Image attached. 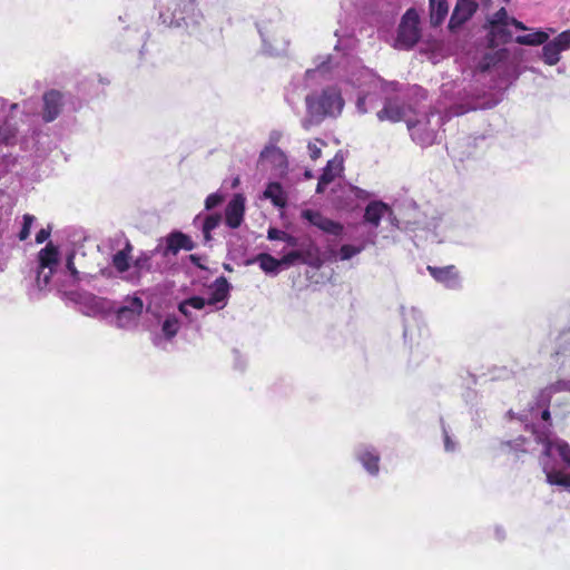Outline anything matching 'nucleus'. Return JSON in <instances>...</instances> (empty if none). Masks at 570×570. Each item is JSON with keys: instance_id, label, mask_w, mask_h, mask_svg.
<instances>
[{"instance_id": "5701e85b", "label": "nucleus", "mask_w": 570, "mask_h": 570, "mask_svg": "<svg viewBox=\"0 0 570 570\" xmlns=\"http://www.w3.org/2000/svg\"><path fill=\"white\" fill-rule=\"evenodd\" d=\"M279 262L281 268H287L296 262L308 264L314 267H320L322 265V261L317 255V249L314 247H311L307 250H292L279 258Z\"/></svg>"}, {"instance_id": "f257e3e1", "label": "nucleus", "mask_w": 570, "mask_h": 570, "mask_svg": "<svg viewBox=\"0 0 570 570\" xmlns=\"http://www.w3.org/2000/svg\"><path fill=\"white\" fill-rule=\"evenodd\" d=\"M316 68L308 69L304 75L295 76L285 91V99L293 110L298 111V105L304 96L306 116L302 119V127L308 130L314 125H320L326 117L338 116L344 107L341 90L336 87H327L321 91L312 90L321 83L332 68V58H318Z\"/></svg>"}, {"instance_id": "3c124183", "label": "nucleus", "mask_w": 570, "mask_h": 570, "mask_svg": "<svg viewBox=\"0 0 570 570\" xmlns=\"http://www.w3.org/2000/svg\"><path fill=\"white\" fill-rule=\"evenodd\" d=\"M50 237V229L49 228H42L40 229L36 235V242L38 244H41L46 242Z\"/></svg>"}, {"instance_id": "9d476101", "label": "nucleus", "mask_w": 570, "mask_h": 570, "mask_svg": "<svg viewBox=\"0 0 570 570\" xmlns=\"http://www.w3.org/2000/svg\"><path fill=\"white\" fill-rule=\"evenodd\" d=\"M376 239L377 232L368 230L357 244H344L340 248L330 247L327 249L328 259L334 262L350 261L361 254L368 245H375Z\"/></svg>"}, {"instance_id": "c85d7f7f", "label": "nucleus", "mask_w": 570, "mask_h": 570, "mask_svg": "<svg viewBox=\"0 0 570 570\" xmlns=\"http://www.w3.org/2000/svg\"><path fill=\"white\" fill-rule=\"evenodd\" d=\"M264 197L271 199L274 206L284 208L287 203V196L279 183H269L264 191Z\"/></svg>"}, {"instance_id": "dca6fc26", "label": "nucleus", "mask_w": 570, "mask_h": 570, "mask_svg": "<svg viewBox=\"0 0 570 570\" xmlns=\"http://www.w3.org/2000/svg\"><path fill=\"white\" fill-rule=\"evenodd\" d=\"M412 107H405L397 97L385 98L384 106L377 111V118L381 121L389 120L392 122L405 120L409 118L407 114Z\"/></svg>"}, {"instance_id": "39448f33", "label": "nucleus", "mask_w": 570, "mask_h": 570, "mask_svg": "<svg viewBox=\"0 0 570 570\" xmlns=\"http://www.w3.org/2000/svg\"><path fill=\"white\" fill-rule=\"evenodd\" d=\"M568 391L570 392V380H559L546 389L541 390L535 397V403L520 414V421L528 428L532 422L541 423V412L548 409L552 394Z\"/></svg>"}, {"instance_id": "f03ea898", "label": "nucleus", "mask_w": 570, "mask_h": 570, "mask_svg": "<svg viewBox=\"0 0 570 570\" xmlns=\"http://www.w3.org/2000/svg\"><path fill=\"white\" fill-rule=\"evenodd\" d=\"M525 430L543 448L540 463L547 482L570 491V444L552 434L550 411L544 409L541 412V423L532 422Z\"/></svg>"}, {"instance_id": "6e6552de", "label": "nucleus", "mask_w": 570, "mask_h": 570, "mask_svg": "<svg viewBox=\"0 0 570 570\" xmlns=\"http://www.w3.org/2000/svg\"><path fill=\"white\" fill-rule=\"evenodd\" d=\"M420 39L419 14L415 9H409L400 22L397 37L394 47L407 50L412 48Z\"/></svg>"}, {"instance_id": "79ce46f5", "label": "nucleus", "mask_w": 570, "mask_h": 570, "mask_svg": "<svg viewBox=\"0 0 570 570\" xmlns=\"http://www.w3.org/2000/svg\"><path fill=\"white\" fill-rule=\"evenodd\" d=\"M510 17L508 16V12L505 8L499 9L492 16H489L487 18V26H499V24H509Z\"/></svg>"}, {"instance_id": "473e14b6", "label": "nucleus", "mask_w": 570, "mask_h": 570, "mask_svg": "<svg viewBox=\"0 0 570 570\" xmlns=\"http://www.w3.org/2000/svg\"><path fill=\"white\" fill-rule=\"evenodd\" d=\"M338 171L340 164H336L335 160H330L318 179L316 193H323L324 188L334 179Z\"/></svg>"}, {"instance_id": "603ef678", "label": "nucleus", "mask_w": 570, "mask_h": 570, "mask_svg": "<svg viewBox=\"0 0 570 570\" xmlns=\"http://www.w3.org/2000/svg\"><path fill=\"white\" fill-rule=\"evenodd\" d=\"M520 441H522V446H521V444H519V440L514 441L515 450H520L522 452H528L531 450L530 445H529V441H527L524 438H522Z\"/></svg>"}, {"instance_id": "49530a36", "label": "nucleus", "mask_w": 570, "mask_h": 570, "mask_svg": "<svg viewBox=\"0 0 570 570\" xmlns=\"http://www.w3.org/2000/svg\"><path fill=\"white\" fill-rule=\"evenodd\" d=\"M323 146H324V142L318 139L308 142L307 149H308L309 157L313 160H316L321 157Z\"/></svg>"}, {"instance_id": "72a5a7b5", "label": "nucleus", "mask_w": 570, "mask_h": 570, "mask_svg": "<svg viewBox=\"0 0 570 570\" xmlns=\"http://www.w3.org/2000/svg\"><path fill=\"white\" fill-rule=\"evenodd\" d=\"M509 24H494V26H487L485 28L489 29V38L492 46H498L499 43H505L508 42L510 38V32L507 30V27Z\"/></svg>"}, {"instance_id": "c756f323", "label": "nucleus", "mask_w": 570, "mask_h": 570, "mask_svg": "<svg viewBox=\"0 0 570 570\" xmlns=\"http://www.w3.org/2000/svg\"><path fill=\"white\" fill-rule=\"evenodd\" d=\"M554 29L550 28L548 31L537 30L532 33L518 36L515 42L522 46H540L547 42L550 38V33H553Z\"/></svg>"}, {"instance_id": "6ab92c4d", "label": "nucleus", "mask_w": 570, "mask_h": 570, "mask_svg": "<svg viewBox=\"0 0 570 570\" xmlns=\"http://www.w3.org/2000/svg\"><path fill=\"white\" fill-rule=\"evenodd\" d=\"M301 216L303 219L307 220L311 225L317 227L324 233L335 236H338L343 233V225L323 216L320 212L304 209L302 210Z\"/></svg>"}, {"instance_id": "bf43d9fd", "label": "nucleus", "mask_w": 570, "mask_h": 570, "mask_svg": "<svg viewBox=\"0 0 570 570\" xmlns=\"http://www.w3.org/2000/svg\"><path fill=\"white\" fill-rule=\"evenodd\" d=\"M279 138V134L278 132H274L271 135V140L274 142V141H277V139Z\"/></svg>"}, {"instance_id": "864d4df0", "label": "nucleus", "mask_w": 570, "mask_h": 570, "mask_svg": "<svg viewBox=\"0 0 570 570\" xmlns=\"http://www.w3.org/2000/svg\"><path fill=\"white\" fill-rule=\"evenodd\" d=\"M509 24L514 26L519 30H528V27L523 22L517 20L515 18H510Z\"/></svg>"}, {"instance_id": "393cba45", "label": "nucleus", "mask_w": 570, "mask_h": 570, "mask_svg": "<svg viewBox=\"0 0 570 570\" xmlns=\"http://www.w3.org/2000/svg\"><path fill=\"white\" fill-rule=\"evenodd\" d=\"M262 165H269L274 169L283 173L287 167V158L284 151L274 144L266 146L259 155Z\"/></svg>"}, {"instance_id": "37998d69", "label": "nucleus", "mask_w": 570, "mask_h": 570, "mask_svg": "<svg viewBox=\"0 0 570 570\" xmlns=\"http://www.w3.org/2000/svg\"><path fill=\"white\" fill-rule=\"evenodd\" d=\"M566 345L561 346V350L557 353L562 357L561 368L570 373V337L564 340Z\"/></svg>"}, {"instance_id": "4c0bfd02", "label": "nucleus", "mask_w": 570, "mask_h": 570, "mask_svg": "<svg viewBox=\"0 0 570 570\" xmlns=\"http://www.w3.org/2000/svg\"><path fill=\"white\" fill-rule=\"evenodd\" d=\"M17 125L11 122V119H7L0 125V141L4 144H12L17 136Z\"/></svg>"}, {"instance_id": "0eeeda50", "label": "nucleus", "mask_w": 570, "mask_h": 570, "mask_svg": "<svg viewBox=\"0 0 570 570\" xmlns=\"http://www.w3.org/2000/svg\"><path fill=\"white\" fill-rule=\"evenodd\" d=\"M60 265V255L56 246L49 243L38 253L37 285L39 288L46 287L58 271Z\"/></svg>"}, {"instance_id": "7c9ffc66", "label": "nucleus", "mask_w": 570, "mask_h": 570, "mask_svg": "<svg viewBox=\"0 0 570 570\" xmlns=\"http://www.w3.org/2000/svg\"><path fill=\"white\" fill-rule=\"evenodd\" d=\"M350 82L356 87L370 86L376 88L381 80L376 78L367 68H361L350 78Z\"/></svg>"}, {"instance_id": "a18cd8bd", "label": "nucleus", "mask_w": 570, "mask_h": 570, "mask_svg": "<svg viewBox=\"0 0 570 570\" xmlns=\"http://www.w3.org/2000/svg\"><path fill=\"white\" fill-rule=\"evenodd\" d=\"M443 444L446 452H455L458 450V442L453 435L443 426Z\"/></svg>"}, {"instance_id": "2f4dec72", "label": "nucleus", "mask_w": 570, "mask_h": 570, "mask_svg": "<svg viewBox=\"0 0 570 570\" xmlns=\"http://www.w3.org/2000/svg\"><path fill=\"white\" fill-rule=\"evenodd\" d=\"M449 13L448 0L430 2V18L433 26H440Z\"/></svg>"}, {"instance_id": "5fc2aeb1", "label": "nucleus", "mask_w": 570, "mask_h": 570, "mask_svg": "<svg viewBox=\"0 0 570 570\" xmlns=\"http://www.w3.org/2000/svg\"><path fill=\"white\" fill-rule=\"evenodd\" d=\"M283 242H285L288 246L292 247H295L297 245V239L287 233Z\"/></svg>"}, {"instance_id": "7ed1b4c3", "label": "nucleus", "mask_w": 570, "mask_h": 570, "mask_svg": "<svg viewBox=\"0 0 570 570\" xmlns=\"http://www.w3.org/2000/svg\"><path fill=\"white\" fill-rule=\"evenodd\" d=\"M480 104L469 102L466 105L453 101L449 105L439 100L436 106L429 114L417 115L414 110L415 118L409 117L406 119L407 129L412 139L421 146H430L435 141L438 130L443 125L445 119L453 116L463 115L470 110H475Z\"/></svg>"}, {"instance_id": "4be33fe9", "label": "nucleus", "mask_w": 570, "mask_h": 570, "mask_svg": "<svg viewBox=\"0 0 570 570\" xmlns=\"http://www.w3.org/2000/svg\"><path fill=\"white\" fill-rule=\"evenodd\" d=\"M355 455L365 471L372 475L376 476L380 472V453L377 450L367 444H361L355 450Z\"/></svg>"}, {"instance_id": "13d9d810", "label": "nucleus", "mask_w": 570, "mask_h": 570, "mask_svg": "<svg viewBox=\"0 0 570 570\" xmlns=\"http://www.w3.org/2000/svg\"><path fill=\"white\" fill-rule=\"evenodd\" d=\"M355 195H356L357 197H366V191H365V190H362V189H360V188H356V189H355Z\"/></svg>"}, {"instance_id": "20e7f679", "label": "nucleus", "mask_w": 570, "mask_h": 570, "mask_svg": "<svg viewBox=\"0 0 570 570\" xmlns=\"http://www.w3.org/2000/svg\"><path fill=\"white\" fill-rule=\"evenodd\" d=\"M257 27L265 53L282 56L287 52L291 43L288 24L279 11H274L269 18L263 19Z\"/></svg>"}, {"instance_id": "cd10ccee", "label": "nucleus", "mask_w": 570, "mask_h": 570, "mask_svg": "<svg viewBox=\"0 0 570 570\" xmlns=\"http://www.w3.org/2000/svg\"><path fill=\"white\" fill-rule=\"evenodd\" d=\"M222 220V215L218 213L207 215L200 213L194 218V225L202 229L205 243H209L212 240V232L220 225Z\"/></svg>"}, {"instance_id": "bb28decb", "label": "nucleus", "mask_w": 570, "mask_h": 570, "mask_svg": "<svg viewBox=\"0 0 570 570\" xmlns=\"http://www.w3.org/2000/svg\"><path fill=\"white\" fill-rule=\"evenodd\" d=\"M186 1L187 0H169L166 9L160 12L163 23L173 28H176L177 24H183V16L186 13Z\"/></svg>"}, {"instance_id": "f3484780", "label": "nucleus", "mask_w": 570, "mask_h": 570, "mask_svg": "<svg viewBox=\"0 0 570 570\" xmlns=\"http://www.w3.org/2000/svg\"><path fill=\"white\" fill-rule=\"evenodd\" d=\"M403 336L405 340L413 341L415 336L422 335L423 321L422 315L415 307L402 306Z\"/></svg>"}, {"instance_id": "c03bdc74", "label": "nucleus", "mask_w": 570, "mask_h": 570, "mask_svg": "<svg viewBox=\"0 0 570 570\" xmlns=\"http://www.w3.org/2000/svg\"><path fill=\"white\" fill-rule=\"evenodd\" d=\"M36 220V217L30 214L23 216V224L21 230L18 234L20 240H26L30 235V229Z\"/></svg>"}, {"instance_id": "69168bd1", "label": "nucleus", "mask_w": 570, "mask_h": 570, "mask_svg": "<svg viewBox=\"0 0 570 570\" xmlns=\"http://www.w3.org/2000/svg\"><path fill=\"white\" fill-rule=\"evenodd\" d=\"M430 2H434V0H430Z\"/></svg>"}, {"instance_id": "4468645a", "label": "nucleus", "mask_w": 570, "mask_h": 570, "mask_svg": "<svg viewBox=\"0 0 570 570\" xmlns=\"http://www.w3.org/2000/svg\"><path fill=\"white\" fill-rule=\"evenodd\" d=\"M194 242L187 235L180 232L169 234L165 239H161L155 252L161 256L176 255L180 249L191 250Z\"/></svg>"}, {"instance_id": "b1692460", "label": "nucleus", "mask_w": 570, "mask_h": 570, "mask_svg": "<svg viewBox=\"0 0 570 570\" xmlns=\"http://www.w3.org/2000/svg\"><path fill=\"white\" fill-rule=\"evenodd\" d=\"M428 271L431 276L449 289H459L461 287V277L455 266L449 265L444 267L429 266Z\"/></svg>"}, {"instance_id": "1a4fd4ad", "label": "nucleus", "mask_w": 570, "mask_h": 570, "mask_svg": "<svg viewBox=\"0 0 570 570\" xmlns=\"http://www.w3.org/2000/svg\"><path fill=\"white\" fill-rule=\"evenodd\" d=\"M77 303L80 312L91 317H106L115 309L114 302L90 293H79Z\"/></svg>"}, {"instance_id": "09e8293b", "label": "nucleus", "mask_w": 570, "mask_h": 570, "mask_svg": "<svg viewBox=\"0 0 570 570\" xmlns=\"http://www.w3.org/2000/svg\"><path fill=\"white\" fill-rule=\"evenodd\" d=\"M73 257L75 255L73 254H70L68 257H67V262H66V269L70 273L71 277L75 279V281H78L79 279V272L76 269L75 267V264H73Z\"/></svg>"}, {"instance_id": "a878e982", "label": "nucleus", "mask_w": 570, "mask_h": 570, "mask_svg": "<svg viewBox=\"0 0 570 570\" xmlns=\"http://www.w3.org/2000/svg\"><path fill=\"white\" fill-rule=\"evenodd\" d=\"M185 10L186 13L183 16V24H177L176 28L183 29L189 35H195L198 32L200 28L203 14L196 8L194 0H187L185 2Z\"/></svg>"}, {"instance_id": "a211bd4d", "label": "nucleus", "mask_w": 570, "mask_h": 570, "mask_svg": "<svg viewBox=\"0 0 570 570\" xmlns=\"http://www.w3.org/2000/svg\"><path fill=\"white\" fill-rule=\"evenodd\" d=\"M245 197L242 194H235L225 208V225L230 229L238 228L244 222Z\"/></svg>"}, {"instance_id": "052dcab7", "label": "nucleus", "mask_w": 570, "mask_h": 570, "mask_svg": "<svg viewBox=\"0 0 570 570\" xmlns=\"http://www.w3.org/2000/svg\"><path fill=\"white\" fill-rule=\"evenodd\" d=\"M17 108H18V105H17V104H12V105L10 106L11 111L16 110Z\"/></svg>"}, {"instance_id": "ddd939ff", "label": "nucleus", "mask_w": 570, "mask_h": 570, "mask_svg": "<svg viewBox=\"0 0 570 570\" xmlns=\"http://www.w3.org/2000/svg\"><path fill=\"white\" fill-rule=\"evenodd\" d=\"M491 0H458L450 18V29L460 28L474 14L479 7L489 8Z\"/></svg>"}, {"instance_id": "e433bc0d", "label": "nucleus", "mask_w": 570, "mask_h": 570, "mask_svg": "<svg viewBox=\"0 0 570 570\" xmlns=\"http://www.w3.org/2000/svg\"><path fill=\"white\" fill-rule=\"evenodd\" d=\"M256 261L266 274L277 275L281 271L279 259L269 254H259Z\"/></svg>"}, {"instance_id": "2eb2a0df", "label": "nucleus", "mask_w": 570, "mask_h": 570, "mask_svg": "<svg viewBox=\"0 0 570 570\" xmlns=\"http://www.w3.org/2000/svg\"><path fill=\"white\" fill-rule=\"evenodd\" d=\"M41 117L45 122H52L61 114L65 106V95L58 90H49L42 97Z\"/></svg>"}, {"instance_id": "ea45409f", "label": "nucleus", "mask_w": 570, "mask_h": 570, "mask_svg": "<svg viewBox=\"0 0 570 570\" xmlns=\"http://www.w3.org/2000/svg\"><path fill=\"white\" fill-rule=\"evenodd\" d=\"M553 48L561 53L570 49V30L562 31L552 40H549Z\"/></svg>"}, {"instance_id": "58836bf2", "label": "nucleus", "mask_w": 570, "mask_h": 570, "mask_svg": "<svg viewBox=\"0 0 570 570\" xmlns=\"http://www.w3.org/2000/svg\"><path fill=\"white\" fill-rule=\"evenodd\" d=\"M540 58L548 66H556L561 60V56L556 48L552 47L549 40L543 43Z\"/></svg>"}, {"instance_id": "680f3d73", "label": "nucleus", "mask_w": 570, "mask_h": 570, "mask_svg": "<svg viewBox=\"0 0 570 570\" xmlns=\"http://www.w3.org/2000/svg\"><path fill=\"white\" fill-rule=\"evenodd\" d=\"M497 533H498V537H499L500 539H501V538H503L502 532H500V531L498 530V531H497Z\"/></svg>"}, {"instance_id": "c9c22d12", "label": "nucleus", "mask_w": 570, "mask_h": 570, "mask_svg": "<svg viewBox=\"0 0 570 570\" xmlns=\"http://www.w3.org/2000/svg\"><path fill=\"white\" fill-rule=\"evenodd\" d=\"M206 307V301L203 297L194 296L181 302L178 306L179 312L185 315L189 321H193L190 308L203 309Z\"/></svg>"}, {"instance_id": "4d7b16f0", "label": "nucleus", "mask_w": 570, "mask_h": 570, "mask_svg": "<svg viewBox=\"0 0 570 570\" xmlns=\"http://www.w3.org/2000/svg\"><path fill=\"white\" fill-rule=\"evenodd\" d=\"M494 65H495V63H494V62H492V60H491V61L485 62L484 65H482L480 73H481V75H482V73H484L487 70H489V69H490V67H491V66H494Z\"/></svg>"}, {"instance_id": "a19ab883", "label": "nucleus", "mask_w": 570, "mask_h": 570, "mask_svg": "<svg viewBox=\"0 0 570 570\" xmlns=\"http://www.w3.org/2000/svg\"><path fill=\"white\" fill-rule=\"evenodd\" d=\"M376 98L372 92L361 95L357 98L356 107L361 114H366L370 110L376 108Z\"/></svg>"}, {"instance_id": "f704fd0d", "label": "nucleus", "mask_w": 570, "mask_h": 570, "mask_svg": "<svg viewBox=\"0 0 570 570\" xmlns=\"http://www.w3.org/2000/svg\"><path fill=\"white\" fill-rule=\"evenodd\" d=\"M131 245L129 243L126 244V247L119 252H117L112 256V265L119 273H125L129 269V259L131 253Z\"/></svg>"}, {"instance_id": "412c9836", "label": "nucleus", "mask_w": 570, "mask_h": 570, "mask_svg": "<svg viewBox=\"0 0 570 570\" xmlns=\"http://www.w3.org/2000/svg\"><path fill=\"white\" fill-rule=\"evenodd\" d=\"M230 291V284L225 277H218L210 286V295L206 301V306L214 309H222L226 306Z\"/></svg>"}, {"instance_id": "0e129e2a", "label": "nucleus", "mask_w": 570, "mask_h": 570, "mask_svg": "<svg viewBox=\"0 0 570 570\" xmlns=\"http://www.w3.org/2000/svg\"><path fill=\"white\" fill-rule=\"evenodd\" d=\"M503 2L508 3L510 0H502Z\"/></svg>"}, {"instance_id": "f8f14e48", "label": "nucleus", "mask_w": 570, "mask_h": 570, "mask_svg": "<svg viewBox=\"0 0 570 570\" xmlns=\"http://www.w3.org/2000/svg\"><path fill=\"white\" fill-rule=\"evenodd\" d=\"M144 303L138 297L128 298L122 306L116 307L115 322L118 327L128 328L136 324L138 317L142 313Z\"/></svg>"}, {"instance_id": "423d86ee", "label": "nucleus", "mask_w": 570, "mask_h": 570, "mask_svg": "<svg viewBox=\"0 0 570 570\" xmlns=\"http://www.w3.org/2000/svg\"><path fill=\"white\" fill-rule=\"evenodd\" d=\"M468 87H471V83H468V86H465L464 82H445L441 86L440 100H442L443 104H448V106L453 104V101L463 105H466L469 102H478L480 104V106L476 109L483 108L484 104L480 101L483 91L473 90L472 88Z\"/></svg>"}, {"instance_id": "aec40b11", "label": "nucleus", "mask_w": 570, "mask_h": 570, "mask_svg": "<svg viewBox=\"0 0 570 570\" xmlns=\"http://www.w3.org/2000/svg\"><path fill=\"white\" fill-rule=\"evenodd\" d=\"M180 327L179 321L176 316L169 315L161 323L159 332H151V342L155 346L165 350L167 343L170 342Z\"/></svg>"}, {"instance_id": "6e6d98bb", "label": "nucleus", "mask_w": 570, "mask_h": 570, "mask_svg": "<svg viewBox=\"0 0 570 570\" xmlns=\"http://www.w3.org/2000/svg\"><path fill=\"white\" fill-rule=\"evenodd\" d=\"M412 91H413L414 96H416V97H419L421 99H425V97H426L425 91L422 88H420V87H414L412 89Z\"/></svg>"}, {"instance_id": "9b49d317", "label": "nucleus", "mask_w": 570, "mask_h": 570, "mask_svg": "<svg viewBox=\"0 0 570 570\" xmlns=\"http://www.w3.org/2000/svg\"><path fill=\"white\" fill-rule=\"evenodd\" d=\"M382 219L389 220L392 227L399 228V220L387 204L381 200L367 204L363 215V223L370 225L372 227L371 230L376 232L375 228L379 227Z\"/></svg>"}, {"instance_id": "e2e57ef3", "label": "nucleus", "mask_w": 570, "mask_h": 570, "mask_svg": "<svg viewBox=\"0 0 570 570\" xmlns=\"http://www.w3.org/2000/svg\"><path fill=\"white\" fill-rule=\"evenodd\" d=\"M135 265H136V267H139L140 266V259H137Z\"/></svg>"}, {"instance_id": "8fccbe9b", "label": "nucleus", "mask_w": 570, "mask_h": 570, "mask_svg": "<svg viewBox=\"0 0 570 570\" xmlns=\"http://www.w3.org/2000/svg\"><path fill=\"white\" fill-rule=\"evenodd\" d=\"M285 236L286 233L277 228H269L267 233V237L271 240H284Z\"/></svg>"}, {"instance_id": "de8ad7c7", "label": "nucleus", "mask_w": 570, "mask_h": 570, "mask_svg": "<svg viewBox=\"0 0 570 570\" xmlns=\"http://www.w3.org/2000/svg\"><path fill=\"white\" fill-rule=\"evenodd\" d=\"M224 200V196L219 193H213L207 196L205 200V209L212 210L216 206L220 205Z\"/></svg>"}]
</instances>
